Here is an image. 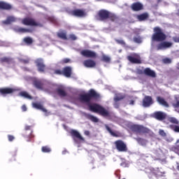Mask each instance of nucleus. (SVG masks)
I'll list each match as a JSON object with an SVG mask.
<instances>
[{
    "mask_svg": "<svg viewBox=\"0 0 179 179\" xmlns=\"http://www.w3.org/2000/svg\"><path fill=\"white\" fill-rule=\"evenodd\" d=\"M153 31L154 33L152 35V41L159 43L156 45L157 51L167 50V48L173 47V43L165 41L166 38H167V36L164 32H163V29H162V28L159 27H155L153 29Z\"/></svg>",
    "mask_w": 179,
    "mask_h": 179,
    "instance_id": "f257e3e1",
    "label": "nucleus"
},
{
    "mask_svg": "<svg viewBox=\"0 0 179 179\" xmlns=\"http://www.w3.org/2000/svg\"><path fill=\"white\" fill-rule=\"evenodd\" d=\"M93 99L94 100L100 99V94L93 89L90 90L88 93L80 94L78 96V100L80 103H86L87 104H90V101Z\"/></svg>",
    "mask_w": 179,
    "mask_h": 179,
    "instance_id": "f03ea898",
    "label": "nucleus"
},
{
    "mask_svg": "<svg viewBox=\"0 0 179 179\" xmlns=\"http://www.w3.org/2000/svg\"><path fill=\"white\" fill-rule=\"evenodd\" d=\"M89 109L92 113H96V114H99L102 117H110V111L103 107L99 103L89 104Z\"/></svg>",
    "mask_w": 179,
    "mask_h": 179,
    "instance_id": "7ed1b4c3",
    "label": "nucleus"
},
{
    "mask_svg": "<svg viewBox=\"0 0 179 179\" xmlns=\"http://www.w3.org/2000/svg\"><path fill=\"white\" fill-rule=\"evenodd\" d=\"M130 129L132 132H136V134H149L150 132L149 128L141 124L131 125Z\"/></svg>",
    "mask_w": 179,
    "mask_h": 179,
    "instance_id": "20e7f679",
    "label": "nucleus"
},
{
    "mask_svg": "<svg viewBox=\"0 0 179 179\" xmlns=\"http://www.w3.org/2000/svg\"><path fill=\"white\" fill-rule=\"evenodd\" d=\"M127 59L131 64H142V59L141 58V55L138 53H130V55L127 57Z\"/></svg>",
    "mask_w": 179,
    "mask_h": 179,
    "instance_id": "39448f33",
    "label": "nucleus"
},
{
    "mask_svg": "<svg viewBox=\"0 0 179 179\" xmlns=\"http://www.w3.org/2000/svg\"><path fill=\"white\" fill-rule=\"evenodd\" d=\"M114 145L117 152H128V147L127 146V143H125V142H124L122 140H117L114 142Z\"/></svg>",
    "mask_w": 179,
    "mask_h": 179,
    "instance_id": "423d86ee",
    "label": "nucleus"
},
{
    "mask_svg": "<svg viewBox=\"0 0 179 179\" xmlns=\"http://www.w3.org/2000/svg\"><path fill=\"white\" fill-rule=\"evenodd\" d=\"M137 73L138 75H145L150 78H156V72L150 69V68H145L144 70L138 69Z\"/></svg>",
    "mask_w": 179,
    "mask_h": 179,
    "instance_id": "0eeeda50",
    "label": "nucleus"
},
{
    "mask_svg": "<svg viewBox=\"0 0 179 179\" xmlns=\"http://www.w3.org/2000/svg\"><path fill=\"white\" fill-rule=\"evenodd\" d=\"M22 24L24 26H36L41 27L43 25L41 23L36 22V20L33 18L25 17L22 20Z\"/></svg>",
    "mask_w": 179,
    "mask_h": 179,
    "instance_id": "6e6552de",
    "label": "nucleus"
},
{
    "mask_svg": "<svg viewBox=\"0 0 179 179\" xmlns=\"http://www.w3.org/2000/svg\"><path fill=\"white\" fill-rule=\"evenodd\" d=\"M15 92H16V90L12 87H0V96L3 97H6L8 94H13Z\"/></svg>",
    "mask_w": 179,
    "mask_h": 179,
    "instance_id": "1a4fd4ad",
    "label": "nucleus"
},
{
    "mask_svg": "<svg viewBox=\"0 0 179 179\" xmlns=\"http://www.w3.org/2000/svg\"><path fill=\"white\" fill-rule=\"evenodd\" d=\"M110 11L104 9H101L98 12L99 20L101 22H105V20H108V15Z\"/></svg>",
    "mask_w": 179,
    "mask_h": 179,
    "instance_id": "9d476101",
    "label": "nucleus"
},
{
    "mask_svg": "<svg viewBox=\"0 0 179 179\" xmlns=\"http://www.w3.org/2000/svg\"><path fill=\"white\" fill-rule=\"evenodd\" d=\"M36 66L38 68V72H45V64H44V60L42 58H38L35 60Z\"/></svg>",
    "mask_w": 179,
    "mask_h": 179,
    "instance_id": "9b49d317",
    "label": "nucleus"
},
{
    "mask_svg": "<svg viewBox=\"0 0 179 179\" xmlns=\"http://www.w3.org/2000/svg\"><path fill=\"white\" fill-rule=\"evenodd\" d=\"M80 55L85 58H96L97 54L95 52L89 50H83L80 52Z\"/></svg>",
    "mask_w": 179,
    "mask_h": 179,
    "instance_id": "f8f14e48",
    "label": "nucleus"
},
{
    "mask_svg": "<svg viewBox=\"0 0 179 179\" xmlns=\"http://www.w3.org/2000/svg\"><path fill=\"white\" fill-rule=\"evenodd\" d=\"M153 117L155 118V120H157V121H164V120H166L167 117V114L162 111H156L154 113Z\"/></svg>",
    "mask_w": 179,
    "mask_h": 179,
    "instance_id": "ddd939ff",
    "label": "nucleus"
},
{
    "mask_svg": "<svg viewBox=\"0 0 179 179\" xmlns=\"http://www.w3.org/2000/svg\"><path fill=\"white\" fill-rule=\"evenodd\" d=\"M130 8L134 12H139L141 10H143V4L139 1H137L133 3Z\"/></svg>",
    "mask_w": 179,
    "mask_h": 179,
    "instance_id": "4468645a",
    "label": "nucleus"
},
{
    "mask_svg": "<svg viewBox=\"0 0 179 179\" xmlns=\"http://www.w3.org/2000/svg\"><path fill=\"white\" fill-rule=\"evenodd\" d=\"M153 98L150 96H145L143 99V106L148 108L153 104Z\"/></svg>",
    "mask_w": 179,
    "mask_h": 179,
    "instance_id": "2eb2a0df",
    "label": "nucleus"
},
{
    "mask_svg": "<svg viewBox=\"0 0 179 179\" xmlns=\"http://www.w3.org/2000/svg\"><path fill=\"white\" fill-rule=\"evenodd\" d=\"M12 9H13L12 4L6 1H0V10H12Z\"/></svg>",
    "mask_w": 179,
    "mask_h": 179,
    "instance_id": "dca6fc26",
    "label": "nucleus"
},
{
    "mask_svg": "<svg viewBox=\"0 0 179 179\" xmlns=\"http://www.w3.org/2000/svg\"><path fill=\"white\" fill-rule=\"evenodd\" d=\"M71 15L73 16H77V17H83L86 16V13L83 10L76 9L71 11Z\"/></svg>",
    "mask_w": 179,
    "mask_h": 179,
    "instance_id": "f3484780",
    "label": "nucleus"
},
{
    "mask_svg": "<svg viewBox=\"0 0 179 179\" xmlns=\"http://www.w3.org/2000/svg\"><path fill=\"white\" fill-rule=\"evenodd\" d=\"M83 65L85 68H94L96 66V62L93 59H86L83 62Z\"/></svg>",
    "mask_w": 179,
    "mask_h": 179,
    "instance_id": "a211bd4d",
    "label": "nucleus"
},
{
    "mask_svg": "<svg viewBox=\"0 0 179 179\" xmlns=\"http://www.w3.org/2000/svg\"><path fill=\"white\" fill-rule=\"evenodd\" d=\"M33 85H34V87H36L38 90H44V83H43V81H41V80H34Z\"/></svg>",
    "mask_w": 179,
    "mask_h": 179,
    "instance_id": "6ab92c4d",
    "label": "nucleus"
},
{
    "mask_svg": "<svg viewBox=\"0 0 179 179\" xmlns=\"http://www.w3.org/2000/svg\"><path fill=\"white\" fill-rule=\"evenodd\" d=\"M70 134H71L72 138H76L77 139H79V141H85V138L83 137H82V136L80 135V133H79V131L72 129L70 131Z\"/></svg>",
    "mask_w": 179,
    "mask_h": 179,
    "instance_id": "aec40b11",
    "label": "nucleus"
},
{
    "mask_svg": "<svg viewBox=\"0 0 179 179\" xmlns=\"http://www.w3.org/2000/svg\"><path fill=\"white\" fill-rule=\"evenodd\" d=\"M63 75L66 78H71L72 76V67L66 66L63 69Z\"/></svg>",
    "mask_w": 179,
    "mask_h": 179,
    "instance_id": "412c9836",
    "label": "nucleus"
},
{
    "mask_svg": "<svg viewBox=\"0 0 179 179\" xmlns=\"http://www.w3.org/2000/svg\"><path fill=\"white\" fill-rule=\"evenodd\" d=\"M14 30L16 33H21L22 34L24 33H31L33 31L30 29H26V28L19 27H15Z\"/></svg>",
    "mask_w": 179,
    "mask_h": 179,
    "instance_id": "4be33fe9",
    "label": "nucleus"
},
{
    "mask_svg": "<svg viewBox=\"0 0 179 179\" xmlns=\"http://www.w3.org/2000/svg\"><path fill=\"white\" fill-rule=\"evenodd\" d=\"M157 101L160 104L161 106H163V107H166V108H169L170 107V105H169V103L166 101L165 99H164L162 96H157Z\"/></svg>",
    "mask_w": 179,
    "mask_h": 179,
    "instance_id": "5701e85b",
    "label": "nucleus"
},
{
    "mask_svg": "<svg viewBox=\"0 0 179 179\" xmlns=\"http://www.w3.org/2000/svg\"><path fill=\"white\" fill-rule=\"evenodd\" d=\"M149 19V13H143L137 15V20L138 22H145Z\"/></svg>",
    "mask_w": 179,
    "mask_h": 179,
    "instance_id": "b1692460",
    "label": "nucleus"
},
{
    "mask_svg": "<svg viewBox=\"0 0 179 179\" xmlns=\"http://www.w3.org/2000/svg\"><path fill=\"white\" fill-rule=\"evenodd\" d=\"M1 64H8V65H10V64H13V59L11 57H3L0 58Z\"/></svg>",
    "mask_w": 179,
    "mask_h": 179,
    "instance_id": "393cba45",
    "label": "nucleus"
},
{
    "mask_svg": "<svg viewBox=\"0 0 179 179\" xmlns=\"http://www.w3.org/2000/svg\"><path fill=\"white\" fill-rule=\"evenodd\" d=\"M56 93L59 97H66L68 96V94L65 91V90L62 88H57L56 89Z\"/></svg>",
    "mask_w": 179,
    "mask_h": 179,
    "instance_id": "a878e982",
    "label": "nucleus"
},
{
    "mask_svg": "<svg viewBox=\"0 0 179 179\" xmlns=\"http://www.w3.org/2000/svg\"><path fill=\"white\" fill-rule=\"evenodd\" d=\"M13 22H16V18L13 16H8L6 20L2 21V23L3 24H10Z\"/></svg>",
    "mask_w": 179,
    "mask_h": 179,
    "instance_id": "bb28decb",
    "label": "nucleus"
},
{
    "mask_svg": "<svg viewBox=\"0 0 179 179\" xmlns=\"http://www.w3.org/2000/svg\"><path fill=\"white\" fill-rule=\"evenodd\" d=\"M57 36L59 38H61L62 40H69L68 36H66V31H65L58 32L57 34Z\"/></svg>",
    "mask_w": 179,
    "mask_h": 179,
    "instance_id": "cd10ccee",
    "label": "nucleus"
},
{
    "mask_svg": "<svg viewBox=\"0 0 179 179\" xmlns=\"http://www.w3.org/2000/svg\"><path fill=\"white\" fill-rule=\"evenodd\" d=\"M33 107L34 108H36L37 110H41L43 113H47V109H45L44 107H43V105L37 103H33Z\"/></svg>",
    "mask_w": 179,
    "mask_h": 179,
    "instance_id": "c85d7f7f",
    "label": "nucleus"
},
{
    "mask_svg": "<svg viewBox=\"0 0 179 179\" xmlns=\"http://www.w3.org/2000/svg\"><path fill=\"white\" fill-rule=\"evenodd\" d=\"M152 173L156 176V177H163V176L166 174V172L160 171V169H159V168H157L156 169H153Z\"/></svg>",
    "mask_w": 179,
    "mask_h": 179,
    "instance_id": "c756f323",
    "label": "nucleus"
},
{
    "mask_svg": "<svg viewBox=\"0 0 179 179\" xmlns=\"http://www.w3.org/2000/svg\"><path fill=\"white\" fill-rule=\"evenodd\" d=\"M85 117H86V118H87V120H90L92 122H99V118H97L96 116H93L92 115L87 114L85 115Z\"/></svg>",
    "mask_w": 179,
    "mask_h": 179,
    "instance_id": "7c9ffc66",
    "label": "nucleus"
},
{
    "mask_svg": "<svg viewBox=\"0 0 179 179\" xmlns=\"http://www.w3.org/2000/svg\"><path fill=\"white\" fill-rule=\"evenodd\" d=\"M101 61L106 64H110V62H111V58L106 55H102Z\"/></svg>",
    "mask_w": 179,
    "mask_h": 179,
    "instance_id": "2f4dec72",
    "label": "nucleus"
},
{
    "mask_svg": "<svg viewBox=\"0 0 179 179\" xmlns=\"http://www.w3.org/2000/svg\"><path fill=\"white\" fill-rule=\"evenodd\" d=\"M20 96H21L22 97H24L25 99H28L29 100L33 99V96H31L29 94V93L24 91L20 92Z\"/></svg>",
    "mask_w": 179,
    "mask_h": 179,
    "instance_id": "473e14b6",
    "label": "nucleus"
},
{
    "mask_svg": "<svg viewBox=\"0 0 179 179\" xmlns=\"http://www.w3.org/2000/svg\"><path fill=\"white\" fill-rule=\"evenodd\" d=\"M108 19L111 22H115V20H117V19H118V17H117V15L115 14H114L111 12H109Z\"/></svg>",
    "mask_w": 179,
    "mask_h": 179,
    "instance_id": "72a5a7b5",
    "label": "nucleus"
},
{
    "mask_svg": "<svg viewBox=\"0 0 179 179\" xmlns=\"http://www.w3.org/2000/svg\"><path fill=\"white\" fill-rule=\"evenodd\" d=\"M106 129L108 131V132H109V134H110V135H112V136H115V137H117L118 134H117V133L113 131V130L111 129V128H110V127H108V125L106 124L105 125Z\"/></svg>",
    "mask_w": 179,
    "mask_h": 179,
    "instance_id": "f704fd0d",
    "label": "nucleus"
},
{
    "mask_svg": "<svg viewBox=\"0 0 179 179\" xmlns=\"http://www.w3.org/2000/svg\"><path fill=\"white\" fill-rule=\"evenodd\" d=\"M24 43H25V44H27L28 45H30L33 44V38L29 36L25 37L24 38Z\"/></svg>",
    "mask_w": 179,
    "mask_h": 179,
    "instance_id": "c9c22d12",
    "label": "nucleus"
},
{
    "mask_svg": "<svg viewBox=\"0 0 179 179\" xmlns=\"http://www.w3.org/2000/svg\"><path fill=\"white\" fill-rule=\"evenodd\" d=\"M168 120L171 124H175V125H178V124H179L178 120H177V118H176L174 117H169Z\"/></svg>",
    "mask_w": 179,
    "mask_h": 179,
    "instance_id": "e433bc0d",
    "label": "nucleus"
},
{
    "mask_svg": "<svg viewBox=\"0 0 179 179\" xmlns=\"http://www.w3.org/2000/svg\"><path fill=\"white\" fill-rule=\"evenodd\" d=\"M41 151L43 153H50L51 152V148L48 145H45L41 148Z\"/></svg>",
    "mask_w": 179,
    "mask_h": 179,
    "instance_id": "4c0bfd02",
    "label": "nucleus"
},
{
    "mask_svg": "<svg viewBox=\"0 0 179 179\" xmlns=\"http://www.w3.org/2000/svg\"><path fill=\"white\" fill-rule=\"evenodd\" d=\"M136 141L139 143L140 145H146V141L141 137L136 138Z\"/></svg>",
    "mask_w": 179,
    "mask_h": 179,
    "instance_id": "58836bf2",
    "label": "nucleus"
},
{
    "mask_svg": "<svg viewBox=\"0 0 179 179\" xmlns=\"http://www.w3.org/2000/svg\"><path fill=\"white\" fill-rule=\"evenodd\" d=\"M169 128H171V129H173V131H174V132H179V126L178 125L171 124L169 126Z\"/></svg>",
    "mask_w": 179,
    "mask_h": 179,
    "instance_id": "ea45409f",
    "label": "nucleus"
},
{
    "mask_svg": "<svg viewBox=\"0 0 179 179\" xmlns=\"http://www.w3.org/2000/svg\"><path fill=\"white\" fill-rule=\"evenodd\" d=\"M115 43H117V44H120V45H124V46L127 45V43L122 39H115Z\"/></svg>",
    "mask_w": 179,
    "mask_h": 179,
    "instance_id": "a19ab883",
    "label": "nucleus"
},
{
    "mask_svg": "<svg viewBox=\"0 0 179 179\" xmlns=\"http://www.w3.org/2000/svg\"><path fill=\"white\" fill-rule=\"evenodd\" d=\"M171 150H173V152H175V153L179 155V145H175L172 147Z\"/></svg>",
    "mask_w": 179,
    "mask_h": 179,
    "instance_id": "79ce46f5",
    "label": "nucleus"
},
{
    "mask_svg": "<svg viewBox=\"0 0 179 179\" xmlns=\"http://www.w3.org/2000/svg\"><path fill=\"white\" fill-rule=\"evenodd\" d=\"M124 97V96H117L114 98V101H120V100H123Z\"/></svg>",
    "mask_w": 179,
    "mask_h": 179,
    "instance_id": "37998d69",
    "label": "nucleus"
},
{
    "mask_svg": "<svg viewBox=\"0 0 179 179\" xmlns=\"http://www.w3.org/2000/svg\"><path fill=\"white\" fill-rule=\"evenodd\" d=\"M69 38L70 40H72L73 41H75V40H78V38L76 37V36H75V34H72L69 35Z\"/></svg>",
    "mask_w": 179,
    "mask_h": 179,
    "instance_id": "c03bdc74",
    "label": "nucleus"
},
{
    "mask_svg": "<svg viewBox=\"0 0 179 179\" xmlns=\"http://www.w3.org/2000/svg\"><path fill=\"white\" fill-rule=\"evenodd\" d=\"M159 134L161 136H163L164 138H165V136H167V134H166V132L164 131V130L160 129L159 131Z\"/></svg>",
    "mask_w": 179,
    "mask_h": 179,
    "instance_id": "a18cd8bd",
    "label": "nucleus"
},
{
    "mask_svg": "<svg viewBox=\"0 0 179 179\" xmlns=\"http://www.w3.org/2000/svg\"><path fill=\"white\" fill-rule=\"evenodd\" d=\"M134 43H138L139 44V43H142V39H141V38H139V37H134Z\"/></svg>",
    "mask_w": 179,
    "mask_h": 179,
    "instance_id": "49530a36",
    "label": "nucleus"
},
{
    "mask_svg": "<svg viewBox=\"0 0 179 179\" xmlns=\"http://www.w3.org/2000/svg\"><path fill=\"white\" fill-rule=\"evenodd\" d=\"M55 73L56 75H64V70L62 71V70H59V69H57L55 71Z\"/></svg>",
    "mask_w": 179,
    "mask_h": 179,
    "instance_id": "de8ad7c7",
    "label": "nucleus"
},
{
    "mask_svg": "<svg viewBox=\"0 0 179 179\" xmlns=\"http://www.w3.org/2000/svg\"><path fill=\"white\" fill-rule=\"evenodd\" d=\"M164 64H171V59L165 58L163 59Z\"/></svg>",
    "mask_w": 179,
    "mask_h": 179,
    "instance_id": "09e8293b",
    "label": "nucleus"
},
{
    "mask_svg": "<svg viewBox=\"0 0 179 179\" xmlns=\"http://www.w3.org/2000/svg\"><path fill=\"white\" fill-rule=\"evenodd\" d=\"M8 139L9 142H13V141L15 140V136L12 135H8Z\"/></svg>",
    "mask_w": 179,
    "mask_h": 179,
    "instance_id": "8fccbe9b",
    "label": "nucleus"
},
{
    "mask_svg": "<svg viewBox=\"0 0 179 179\" xmlns=\"http://www.w3.org/2000/svg\"><path fill=\"white\" fill-rule=\"evenodd\" d=\"M63 64H69L71 59L65 58L62 60Z\"/></svg>",
    "mask_w": 179,
    "mask_h": 179,
    "instance_id": "3c124183",
    "label": "nucleus"
},
{
    "mask_svg": "<svg viewBox=\"0 0 179 179\" xmlns=\"http://www.w3.org/2000/svg\"><path fill=\"white\" fill-rule=\"evenodd\" d=\"M21 62H22V64H29L30 60L29 59H21Z\"/></svg>",
    "mask_w": 179,
    "mask_h": 179,
    "instance_id": "603ef678",
    "label": "nucleus"
},
{
    "mask_svg": "<svg viewBox=\"0 0 179 179\" xmlns=\"http://www.w3.org/2000/svg\"><path fill=\"white\" fill-rule=\"evenodd\" d=\"M174 43H179V36H174L173 38Z\"/></svg>",
    "mask_w": 179,
    "mask_h": 179,
    "instance_id": "864d4df0",
    "label": "nucleus"
},
{
    "mask_svg": "<svg viewBox=\"0 0 179 179\" xmlns=\"http://www.w3.org/2000/svg\"><path fill=\"white\" fill-rule=\"evenodd\" d=\"M114 107L115 108H120V103H118V101H115Z\"/></svg>",
    "mask_w": 179,
    "mask_h": 179,
    "instance_id": "5fc2aeb1",
    "label": "nucleus"
},
{
    "mask_svg": "<svg viewBox=\"0 0 179 179\" xmlns=\"http://www.w3.org/2000/svg\"><path fill=\"white\" fill-rule=\"evenodd\" d=\"M84 135H85L86 136H90V131L89 130H85L84 131Z\"/></svg>",
    "mask_w": 179,
    "mask_h": 179,
    "instance_id": "6e6d98bb",
    "label": "nucleus"
},
{
    "mask_svg": "<svg viewBox=\"0 0 179 179\" xmlns=\"http://www.w3.org/2000/svg\"><path fill=\"white\" fill-rule=\"evenodd\" d=\"M24 129L25 131H30L31 129V126L26 125Z\"/></svg>",
    "mask_w": 179,
    "mask_h": 179,
    "instance_id": "4d7b16f0",
    "label": "nucleus"
},
{
    "mask_svg": "<svg viewBox=\"0 0 179 179\" xmlns=\"http://www.w3.org/2000/svg\"><path fill=\"white\" fill-rule=\"evenodd\" d=\"M22 111H27V107H26L25 105H23L22 106Z\"/></svg>",
    "mask_w": 179,
    "mask_h": 179,
    "instance_id": "13d9d810",
    "label": "nucleus"
},
{
    "mask_svg": "<svg viewBox=\"0 0 179 179\" xmlns=\"http://www.w3.org/2000/svg\"><path fill=\"white\" fill-rule=\"evenodd\" d=\"M29 138L31 139V138H34V135L33 134V131H31L30 134L29 135Z\"/></svg>",
    "mask_w": 179,
    "mask_h": 179,
    "instance_id": "bf43d9fd",
    "label": "nucleus"
},
{
    "mask_svg": "<svg viewBox=\"0 0 179 179\" xmlns=\"http://www.w3.org/2000/svg\"><path fill=\"white\" fill-rule=\"evenodd\" d=\"M129 104H130L131 106H134V104H135V101L131 100L130 102H129Z\"/></svg>",
    "mask_w": 179,
    "mask_h": 179,
    "instance_id": "052dcab7",
    "label": "nucleus"
},
{
    "mask_svg": "<svg viewBox=\"0 0 179 179\" xmlns=\"http://www.w3.org/2000/svg\"><path fill=\"white\" fill-rule=\"evenodd\" d=\"M176 16H179V9L176 12Z\"/></svg>",
    "mask_w": 179,
    "mask_h": 179,
    "instance_id": "680f3d73",
    "label": "nucleus"
},
{
    "mask_svg": "<svg viewBox=\"0 0 179 179\" xmlns=\"http://www.w3.org/2000/svg\"><path fill=\"white\" fill-rule=\"evenodd\" d=\"M177 69L179 70V63L177 64Z\"/></svg>",
    "mask_w": 179,
    "mask_h": 179,
    "instance_id": "e2e57ef3",
    "label": "nucleus"
},
{
    "mask_svg": "<svg viewBox=\"0 0 179 179\" xmlns=\"http://www.w3.org/2000/svg\"><path fill=\"white\" fill-rule=\"evenodd\" d=\"M176 143H179V139L176 141Z\"/></svg>",
    "mask_w": 179,
    "mask_h": 179,
    "instance_id": "0e129e2a",
    "label": "nucleus"
},
{
    "mask_svg": "<svg viewBox=\"0 0 179 179\" xmlns=\"http://www.w3.org/2000/svg\"><path fill=\"white\" fill-rule=\"evenodd\" d=\"M27 142H30V140H27Z\"/></svg>",
    "mask_w": 179,
    "mask_h": 179,
    "instance_id": "69168bd1",
    "label": "nucleus"
},
{
    "mask_svg": "<svg viewBox=\"0 0 179 179\" xmlns=\"http://www.w3.org/2000/svg\"><path fill=\"white\" fill-rule=\"evenodd\" d=\"M96 1H101V0H96Z\"/></svg>",
    "mask_w": 179,
    "mask_h": 179,
    "instance_id": "338daca9",
    "label": "nucleus"
}]
</instances>
